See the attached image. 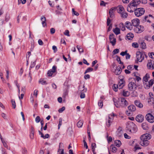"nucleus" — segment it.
I'll return each mask as SVG.
<instances>
[{"instance_id": "obj_1", "label": "nucleus", "mask_w": 154, "mask_h": 154, "mask_svg": "<svg viewBox=\"0 0 154 154\" xmlns=\"http://www.w3.org/2000/svg\"><path fill=\"white\" fill-rule=\"evenodd\" d=\"M113 100L114 105L117 108L124 107L128 105V102L125 98H119L118 100L114 98Z\"/></svg>"}, {"instance_id": "obj_2", "label": "nucleus", "mask_w": 154, "mask_h": 154, "mask_svg": "<svg viewBox=\"0 0 154 154\" xmlns=\"http://www.w3.org/2000/svg\"><path fill=\"white\" fill-rule=\"evenodd\" d=\"M151 137V135L149 134L146 133L142 135L140 137V144L143 146H147L149 144L148 140Z\"/></svg>"}, {"instance_id": "obj_3", "label": "nucleus", "mask_w": 154, "mask_h": 154, "mask_svg": "<svg viewBox=\"0 0 154 154\" xmlns=\"http://www.w3.org/2000/svg\"><path fill=\"white\" fill-rule=\"evenodd\" d=\"M140 3L141 1L140 0H133L127 7V11L130 13L133 12L137 6Z\"/></svg>"}, {"instance_id": "obj_4", "label": "nucleus", "mask_w": 154, "mask_h": 154, "mask_svg": "<svg viewBox=\"0 0 154 154\" xmlns=\"http://www.w3.org/2000/svg\"><path fill=\"white\" fill-rule=\"evenodd\" d=\"M126 130L128 132L134 133L137 131L136 125L132 122L129 121L126 124Z\"/></svg>"}, {"instance_id": "obj_5", "label": "nucleus", "mask_w": 154, "mask_h": 154, "mask_svg": "<svg viewBox=\"0 0 154 154\" xmlns=\"http://www.w3.org/2000/svg\"><path fill=\"white\" fill-rule=\"evenodd\" d=\"M137 60H135L136 63L138 62H141L144 59V56L143 53L140 51H137L136 53Z\"/></svg>"}, {"instance_id": "obj_6", "label": "nucleus", "mask_w": 154, "mask_h": 154, "mask_svg": "<svg viewBox=\"0 0 154 154\" xmlns=\"http://www.w3.org/2000/svg\"><path fill=\"white\" fill-rule=\"evenodd\" d=\"M135 15L137 17H139L143 15L145 11L143 8H136L134 11Z\"/></svg>"}, {"instance_id": "obj_7", "label": "nucleus", "mask_w": 154, "mask_h": 154, "mask_svg": "<svg viewBox=\"0 0 154 154\" xmlns=\"http://www.w3.org/2000/svg\"><path fill=\"white\" fill-rule=\"evenodd\" d=\"M85 86L84 85L82 86L80 85L79 86V91H81V94L80 97L81 98H84L85 97V95L84 92H86L87 91L86 89H85Z\"/></svg>"}, {"instance_id": "obj_8", "label": "nucleus", "mask_w": 154, "mask_h": 154, "mask_svg": "<svg viewBox=\"0 0 154 154\" xmlns=\"http://www.w3.org/2000/svg\"><path fill=\"white\" fill-rule=\"evenodd\" d=\"M115 116L114 113H112L109 116V119L106 122V125L108 127H109L110 124L112 122L113 117Z\"/></svg>"}, {"instance_id": "obj_9", "label": "nucleus", "mask_w": 154, "mask_h": 154, "mask_svg": "<svg viewBox=\"0 0 154 154\" xmlns=\"http://www.w3.org/2000/svg\"><path fill=\"white\" fill-rule=\"evenodd\" d=\"M146 120L149 122L153 123L154 122V117L150 113L147 114L146 116Z\"/></svg>"}, {"instance_id": "obj_10", "label": "nucleus", "mask_w": 154, "mask_h": 154, "mask_svg": "<svg viewBox=\"0 0 154 154\" xmlns=\"http://www.w3.org/2000/svg\"><path fill=\"white\" fill-rule=\"evenodd\" d=\"M137 86L135 83L133 82H131L128 85V89L130 91L134 90Z\"/></svg>"}, {"instance_id": "obj_11", "label": "nucleus", "mask_w": 154, "mask_h": 154, "mask_svg": "<svg viewBox=\"0 0 154 154\" xmlns=\"http://www.w3.org/2000/svg\"><path fill=\"white\" fill-rule=\"evenodd\" d=\"M109 39L110 43L112 46H114L116 42V38H115V35L113 34H111L109 36Z\"/></svg>"}, {"instance_id": "obj_12", "label": "nucleus", "mask_w": 154, "mask_h": 154, "mask_svg": "<svg viewBox=\"0 0 154 154\" xmlns=\"http://www.w3.org/2000/svg\"><path fill=\"white\" fill-rule=\"evenodd\" d=\"M135 32L137 33H140L144 30V28L143 26H137L134 29Z\"/></svg>"}, {"instance_id": "obj_13", "label": "nucleus", "mask_w": 154, "mask_h": 154, "mask_svg": "<svg viewBox=\"0 0 154 154\" xmlns=\"http://www.w3.org/2000/svg\"><path fill=\"white\" fill-rule=\"evenodd\" d=\"M147 66L148 69H154V61L151 60H148Z\"/></svg>"}, {"instance_id": "obj_14", "label": "nucleus", "mask_w": 154, "mask_h": 154, "mask_svg": "<svg viewBox=\"0 0 154 154\" xmlns=\"http://www.w3.org/2000/svg\"><path fill=\"white\" fill-rule=\"evenodd\" d=\"M149 97L148 98V102L150 104H153L154 102V96L151 92L149 93Z\"/></svg>"}, {"instance_id": "obj_15", "label": "nucleus", "mask_w": 154, "mask_h": 154, "mask_svg": "<svg viewBox=\"0 0 154 154\" xmlns=\"http://www.w3.org/2000/svg\"><path fill=\"white\" fill-rule=\"evenodd\" d=\"M153 84V81L152 80H150L147 83H145L144 84V87L146 89H149Z\"/></svg>"}, {"instance_id": "obj_16", "label": "nucleus", "mask_w": 154, "mask_h": 154, "mask_svg": "<svg viewBox=\"0 0 154 154\" xmlns=\"http://www.w3.org/2000/svg\"><path fill=\"white\" fill-rule=\"evenodd\" d=\"M144 117L142 115H137L135 118L136 120L139 122H142L144 120Z\"/></svg>"}, {"instance_id": "obj_17", "label": "nucleus", "mask_w": 154, "mask_h": 154, "mask_svg": "<svg viewBox=\"0 0 154 154\" xmlns=\"http://www.w3.org/2000/svg\"><path fill=\"white\" fill-rule=\"evenodd\" d=\"M132 25L135 27L138 26L140 24V20L137 18L134 19L131 21Z\"/></svg>"}, {"instance_id": "obj_18", "label": "nucleus", "mask_w": 154, "mask_h": 154, "mask_svg": "<svg viewBox=\"0 0 154 154\" xmlns=\"http://www.w3.org/2000/svg\"><path fill=\"white\" fill-rule=\"evenodd\" d=\"M126 27L129 29L131 30L133 29V25L129 21H127L125 23Z\"/></svg>"}, {"instance_id": "obj_19", "label": "nucleus", "mask_w": 154, "mask_h": 154, "mask_svg": "<svg viewBox=\"0 0 154 154\" xmlns=\"http://www.w3.org/2000/svg\"><path fill=\"white\" fill-rule=\"evenodd\" d=\"M124 82L123 81V79H121L120 81L119 82L118 84L117 85L118 87V88L121 89L124 86Z\"/></svg>"}, {"instance_id": "obj_20", "label": "nucleus", "mask_w": 154, "mask_h": 154, "mask_svg": "<svg viewBox=\"0 0 154 154\" xmlns=\"http://www.w3.org/2000/svg\"><path fill=\"white\" fill-rule=\"evenodd\" d=\"M135 104L138 107L140 108H142L143 107V105L140 101L139 100H136L134 101Z\"/></svg>"}, {"instance_id": "obj_21", "label": "nucleus", "mask_w": 154, "mask_h": 154, "mask_svg": "<svg viewBox=\"0 0 154 154\" xmlns=\"http://www.w3.org/2000/svg\"><path fill=\"white\" fill-rule=\"evenodd\" d=\"M122 69L120 67H117L115 71V73L116 75H119L121 73Z\"/></svg>"}, {"instance_id": "obj_22", "label": "nucleus", "mask_w": 154, "mask_h": 154, "mask_svg": "<svg viewBox=\"0 0 154 154\" xmlns=\"http://www.w3.org/2000/svg\"><path fill=\"white\" fill-rule=\"evenodd\" d=\"M34 129L33 127H31L29 135L31 139H33L34 138Z\"/></svg>"}, {"instance_id": "obj_23", "label": "nucleus", "mask_w": 154, "mask_h": 154, "mask_svg": "<svg viewBox=\"0 0 154 154\" xmlns=\"http://www.w3.org/2000/svg\"><path fill=\"white\" fill-rule=\"evenodd\" d=\"M124 11L123 7L122 5H119L118 7L117 11L120 14H122Z\"/></svg>"}, {"instance_id": "obj_24", "label": "nucleus", "mask_w": 154, "mask_h": 154, "mask_svg": "<svg viewBox=\"0 0 154 154\" xmlns=\"http://www.w3.org/2000/svg\"><path fill=\"white\" fill-rule=\"evenodd\" d=\"M149 77V75H147V74H146L145 76L143 77V81L144 84L145 83H147L148 82Z\"/></svg>"}, {"instance_id": "obj_25", "label": "nucleus", "mask_w": 154, "mask_h": 154, "mask_svg": "<svg viewBox=\"0 0 154 154\" xmlns=\"http://www.w3.org/2000/svg\"><path fill=\"white\" fill-rule=\"evenodd\" d=\"M111 151L113 153L116 152L117 150V148L113 144H112L110 147Z\"/></svg>"}, {"instance_id": "obj_26", "label": "nucleus", "mask_w": 154, "mask_h": 154, "mask_svg": "<svg viewBox=\"0 0 154 154\" xmlns=\"http://www.w3.org/2000/svg\"><path fill=\"white\" fill-rule=\"evenodd\" d=\"M128 109L131 112H134L136 110L135 106L134 105H131L128 106Z\"/></svg>"}, {"instance_id": "obj_27", "label": "nucleus", "mask_w": 154, "mask_h": 154, "mask_svg": "<svg viewBox=\"0 0 154 154\" xmlns=\"http://www.w3.org/2000/svg\"><path fill=\"white\" fill-rule=\"evenodd\" d=\"M133 75L135 77V79L138 81L141 80V78L139 77V74L137 72H134L133 73Z\"/></svg>"}, {"instance_id": "obj_28", "label": "nucleus", "mask_w": 154, "mask_h": 154, "mask_svg": "<svg viewBox=\"0 0 154 154\" xmlns=\"http://www.w3.org/2000/svg\"><path fill=\"white\" fill-rule=\"evenodd\" d=\"M115 8H112L109 10V13L110 15V17H113L114 16L113 14V12L114 10H115Z\"/></svg>"}, {"instance_id": "obj_29", "label": "nucleus", "mask_w": 154, "mask_h": 154, "mask_svg": "<svg viewBox=\"0 0 154 154\" xmlns=\"http://www.w3.org/2000/svg\"><path fill=\"white\" fill-rule=\"evenodd\" d=\"M41 20L42 21V24L44 27L46 25L45 21L46 20V19L45 17L43 16L41 18Z\"/></svg>"}, {"instance_id": "obj_30", "label": "nucleus", "mask_w": 154, "mask_h": 154, "mask_svg": "<svg viewBox=\"0 0 154 154\" xmlns=\"http://www.w3.org/2000/svg\"><path fill=\"white\" fill-rule=\"evenodd\" d=\"M113 31L116 35H118L120 33V29L118 27H116L115 29H113Z\"/></svg>"}, {"instance_id": "obj_31", "label": "nucleus", "mask_w": 154, "mask_h": 154, "mask_svg": "<svg viewBox=\"0 0 154 154\" xmlns=\"http://www.w3.org/2000/svg\"><path fill=\"white\" fill-rule=\"evenodd\" d=\"M134 37V34L131 33H129L127 35V38L128 40H131Z\"/></svg>"}, {"instance_id": "obj_32", "label": "nucleus", "mask_w": 154, "mask_h": 154, "mask_svg": "<svg viewBox=\"0 0 154 154\" xmlns=\"http://www.w3.org/2000/svg\"><path fill=\"white\" fill-rule=\"evenodd\" d=\"M115 145L117 147H120L121 145V141L119 140H117L114 142Z\"/></svg>"}, {"instance_id": "obj_33", "label": "nucleus", "mask_w": 154, "mask_h": 154, "mask_svg": "<svg viewBox=\"0 0 154 154\" xmlns=\"http://www.w3.org/2000/svg\"><path fill=\"white\" fill-rule=\"evenodd\" d=\"M143 128L145 130H147L149 129L148 125L146 123H143L142 125Z\"/></svg>"}, {"instance_id": "obj_34", "label": "nucleus", "mask_w": 154, "mask_h": 154, "mask_svg": "<svg viewBox=\"0 0 154 154\" xmlns=\"http://www.w3.org/2000/svg\"><path fill=\"white\" fill-rule=\"evenodd\" d=\"M39 83L42 85H46L47 84L46 81L43 79H40L39 81Z\"/></svg>"}, {"instance_id": "obj_35", "label": "nucleus", "mask_w": 154, "mask_h": 154, "mask_svg": "<svg viewBox=\"0 0 154 154\" xmlns=\"http://www.w3.org/2000/svg\"><path fill=\"white\" fill-rule=\"evenodd\" d=\"M122 95L124 97H128L130 95L129 92L128 91L123 90Z\"/></svg>"}, {"instance_id": "obj_36", "label": "nucleus", "mask_w": 154, "mask_h": 154, "mask_svg": "<svg viewBox=\"0 0 154 154\" xmlns=\"http://www.w3.org/2000/svg\"><path fill=\"white\" fill-rule=\"evenodd\" d=\"M121 17L124 18H126L128 16V14L126 12L123 11L122 14H121Z\"/></svg>"}, {"instance_id": "obj_37", "label": "nucleus", "mask_w": 154, "mask_h": 154, "mask_svg": "<svg viewBox=\"0 0 154 154\" xmlns=\"http://www.w3.org/2000/svg\"><path fill=\"white\" fill-rule=\"evenodd\" d=\"M83 124V121H79L77 123V126L79 128L81 127Z\"/></svg>"}, {"instance_id": "obj_38", "label": "nucleus", "mask_w": 154, "mask_h": 154, "mask_svg": "<svg viewBox=\"0 0 154 154\" xmlns=\"http://www.w3.org/2000/svg\"><path fill=\"white\" fill-rule=\"evenodd\" d=\"M119 27L121 28V29L122 31H124L125 29V27L123 23H121L119 24Z\"/></svg>"}, {"instance_id": "obj_39", "label": "nucleus", "mask_w": 154, "mask_h": 154, "mask_svg": "<svg viewBox=\"0 0 154 154\" xmlns=\"http://www.w3.org/2000/svg\"><path fill=\"white\" fill-rule=\"evenodd\" d=\"M93 70V69L91 67H88L87 69L85 71V74H86L88 72H92Z\"/></svg>"}, {"instance_id": "obj_40", "label": "nucleus", "mask_w": 154, "mask_h": 154, "mask_svg": "<svg viewBox=\"0 0 154 154\" xmlns=\"http://www.w3.org/2000/svg\"><path fill=\"white\" fill-rule=\"evenodd\" d=\"M118 88V87L117 85L116 84H114L112 86V89L113 90L115 91H117Z\"/></svg>"}, {"instance_id": "obj_41", "label": "nucleus", "mask_w": 154, "mask_h": 154, "mask_svg": "<svg viewBox=\"0 0 154 154\" xmlns=\"http://www.w3.org/2000/svg\"><path fill=\"white\" fill-rule=\"evenodd\" d=\"M132 46L134 48H137L139 47V45L137 42H134L132 43Z\"/></svg>"}, {"instance_id": "obj_42", "label": "nucleus", "mask_w": 154, "mask_h": 154, "mask_svg": "<svg viewBox=\"0 0 154 154\" xmlns=\"http://www.w3.org/2000/svg\"><path fill=\"white\" fill-rule=\"evenodd\" d=\"M98 105L99 107L101 108L103 106V100H100L98 102Z\"/></svg>"}, {"instance_id": "obj_43", "label": "nucleus", "mask_w": 154, "mask_h": 154, "mask_svg": "<svg viewBox=\"0 0 154 154\" xmlns=\"http://www.w3.org/2000/svg\"><path fill=\"white\" fill-rule=\"evenodd\" d=\"M11 102L13 108L15 109L16 107V103L14 100H11Z\"/></svg>"}, {"instance_id": "obj_44", "label": "nucleus", "mask_w": 154, "mask_h": 154, "mask_svg": "<svg viewBox=\"0 0 154 154\" xmlns=\"http://www.w3.org/2000/svg\"><path fill=\"white\" fill-rule=\"evenodd\" d=\"M72 12L73 14H74V15H75L76 16H78L79 15V13L77 12L76 11H75V9L74 8H73L72 9Z\"/></svg>"}, {"instance_id": "obj_45", "label": "nucleus", "mask_w": 154, "mask_h": 154, "mask_svg": "<svg viewBox=\"0 0 154 154\" xmlns=\"http://www.w3.org/2000/svg\"><path fill=\"white\" fill-rule=\"evenodd\" d=\"M62 119L60 118L59 119V124L58 125V129H59L60 126L62 125Z\"/></svg>"}, {"instance_id": "obj_46", "label": "nucleus", "mask_w": 154, "mask_h": 154, "mask_svg": "<svg viewBox=\"0 0 154 154\" xmlns=\"http://www.w3.org/2000/svg\"><path fill=\"white\" fill-rule=\"evenodd\" d=\"M76 47L80 53L83 52V49L81 48L80 47H79V45H77Z\"/></svg>"}, {"instance_id": "obj_47", "label": "nucleus", "mask_w": 154, "mask_h": 154, "mask_svg": "<svg viewBox=\"0 0 154 154\" xmlns=\"http://www.w3.org/2000/svg\"><path fill=\"white\" fill-rule=\"evenodd\" d=\"M149 56L150 58L154 59V52H152L149 53Z\"/></svg>"}, {"instance_id": "obj_48", "label": "nucleus", "mask_w": 154, "mask_h": 154, "mask_svg": "<svg viewBox=\"0 0 154 154\" xmlns=\"http://www.w3.org/2000/svg\"><path fill=\"white\" fill-rule=\"evenodd\" d=\"M10 19V16L9 14H7L5 17V21L7 22Z\"/></svg>"}, {"instance_id": "obj_49", "label": "nucleus", "mask_w": 154, "mask_h": 154, "mask_svg": "<svg viewBox=\"0 0 154 154\" xmlns=\"http://www.w3.org/2000/svg\"><path fill=\"white\" fill-rule=\"evenodd\" d=\"M119 50L118 49L116 48L114 50L112 53L114 55L119 53Z\"/></svg>"}, {"instance_id": "obj_50", "label": "nucleus", "mask_w": 154, "mask_h": 154, "mask_svg": "<svg viewBox=\"0 0 154 154\" xmlns=\"http://www.w3.org/2000/svg\"><path fill=\"white\" fill-rule=\"evenodd\" d=\"M141 45L142 48L143 49H145L146 48V44L144 42H142L141 43Z\"/></svg>"}, {"instance_id": "obj_51", "label": "nucleus", "mask_w": 154, "mask_h": 154, "mask_svg": "<svg viewBox=\"0 0 154 154\" xmlns=\"http://www.w3.org/2000/svg\"><path fill=\"white\" fill-rule=\"evenodd\" d=\"M65 107L64 106H63L61 108L58 110V112L60 113H61L65 110Z\"/></svg>"}, {"instance_id": "obj_52", "label": "nucleus", "mask_w": 154, "mask_h": 154, "mask_svg": "<svg viewBox=\"0 0 154 154\" xmlns=\"http://www.w3.org/2000/svg\"><path fill=\"white\" fill-rule=\"evenodd\" d=\"M2 143H3L4 146L5 147L7 148H8V145H7L6 142H5L4 140L2 141Z\"/></svg>"}, {"instance_id": "obj_53", "label": "nucleus", "mask_w": 154, "mask_h": 154, "mask_svg": "<svg viewBox=\"0 0 154 154\" xmlns=\"http://www.w3.org/2000/svg\"><path fill=\"white\" fill-rule=\"evenodd\" d=\"M40 120V118L39 116H37L35 119V121L36 123H38Z\"/></svg>"}, {"instance_id": "obj_54", "label": "nucleus", "mask_w": 154, "mask_h": 154, "mask_svg": "<svg viewBox=\"0 0 154 154\" xmlns=\"http://www.w3.org/2000/svg\"><path fill=\"white\" fill-rule=\"evenodd\" d=\"M53 73L54 72H52V71H51V70H49L48 72V76H51L52 75Z\"/></svg>"}, {"instance_id": "obj_55", "label": "nucleus", "mask_w": 154, "mask_h": 154, "mask_svg": "<svg viewBox=\"0 0 154 154\" xmlns=\"http://www.w3.org/2000/svg\"><path fill=\"white\" fill-rule=\"evenodd\" d=\"M91 147L92 150H95V148L96 147V144L95 143H92L91 144Z\"/></svg>"}, {"instance_id": "obj_56", "label": "nucleus", "mask_w": 154, "mask_h": 154, "mask_svg": "<svg viewBox=\"0 0 154 154\" xmlns=\"http://www.w3.org/2000/svg\"><path fill=\"white\" fill-rule=\"evenodd\" d=\"M26 2V0H21V1L20 0H18V4H19L20 3H21V2L23 4H25Z\"/></svg>"}, {"instance_id": "obj_57", "label": "nucleus", "mask_w": 154, "mask_h": 154, "mask_svg": "<svg viewBox=\"0 0 154 154\" xmlns=\"http://www.w3.org/2000/svg\"><path fill=\"white\" fill-rule=\"evenodd\" d=\"M34 48V42H32L31 44V48H30V51H32Z\"/></svg>"}, {"instance_id": "obj_58", "label": "nucleus", "mask_w": 154, "mask_h": 154, "mask_svg": "<svg viewBox=\"0 0 154 154\" xmlns=\"http://www.w3.org/2000/svg\"><path fill=\"white\" fill-rule=\"evenodd\" d=\"M107 4L105 2L103 1H101L100 3V5L101 6H106V4Z\"/></svg>"}, {"instance_id": "obj_59", "label": "nucleus", "mask_w": 154, "mask_h": 154, "mask_svg": "<svg viewBox=\"0 0 154 154\" xmlns=\"http://www.w3.org/2000/svg\"><path fill=\"white\" fill-rule=\"evenodd\" d=\"M38 94V91L36 89L34 91L33 94L34 95H35V96L36 97H37Z\"/></svg>"}, {"instance_id": "obj_60", "label": "nucleus", "mask_w": 154, "mask_h": 154, "mask_svg": "<svg viewBox=\"0 0 154 154\" xmlns=\"http://www.w3.org/2000/svg\"><path fill=\"white\" fill-rule=\"evenodd\" d=\"M56 67L54 66H53L52 69H51V70L52 71V72L54 73L56 71Z\"/></svg>"}, {"instance_id": "obj_61", "label": "nucleus", "mask_w": 154, "mask_h": 154, "mask_svg": "<svg viewBox=\"0 0 154 154\" xmlns=\"http://www.w3.org/2000/svg\"><path fill=\"white\" fill-rule=\"evenodd\" d=\"M64 34L65 35H67V36H69V31L68 30H65V32H64Z\"/></svg>"}, {"instance_id": "obj_62", "label": "nucleus", "mask_w": 154, "mask_h": 154, "mask_svg": "<svg viewBox=\"0 0 154 154\" xmlns=\"http://www.w3.org/2000/svg\"><path fill=\"white\" fill-rule=\"evenodd\" d=\"M35 61L34 62L32 63L30 65V68H32L34 67L35 66Z\"/></svg>"}, {"instance_id": "obj_63", "label": "nucleus", "mask_w": 154, "mask_h": 154, "mask_svg": "<svg viewBox=\"0 0 154 154\" xmlns=\"http://www.w3.org/2000/svg\"><path fill=\"white\" fill-rule=\"evenodd\" d=\"M111 20L108 18L107 20V26H109L111 24Z\"/></svg>"}, {"instance_id": "obj_64", "label": "nucleus", "mask_w": 154, "mask_h": 154, "mask_svg": "<svg viewBox=\"0 0 154 154\" xmlns=\"http://www.w3.org/2000/svg\"><path fill=\"white\" fill-rule=\"evenodd\" d=\"M39 45H42L43 44L42 41L41 39H39L38 41Z\"/></svg>"}]
</instances>
